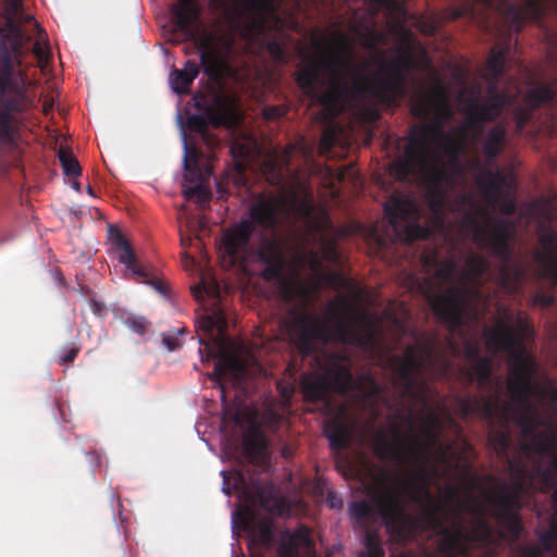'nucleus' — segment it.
<instances>
[{
  "mask_svg": "<svg viewBox=\"0 0 557 557\" xmlns=\"http://www.w3.org/2000/svg\"><path fill=\"white\" fill-rule=\"evenodd\" d=\"M306 337H314V336H318V337H322V338H329L331 337L330 335H326V334H323L319 331H315V330H312V331H309L307 334H305Z\"/></svg>",
  "mask_w": 557,
  "mask_h": 557,
  "instance_id": "obj_33",
  "label": "nucleus"
},
{
  "mask_svg": "<svg viewBox=\"0 0 557 557\" xmlns=\"http://www.w3.org/2000/svg\"><path fill=\"white\" fill-rule=\"evenodd\" d=\"M463 95H460L458 99V107L460 110H463L468 113L469 116L473 119L480 120H488L496 116L499 111L500 102L493 103L488 107L480 109L475 102V100L471 99L470 103L463 104Z\"/></svg>",
  "mask_w": 557,
  "mask_h": 557,
  "instance_id": "obj_14",
  "label": "nucleus"
},
{
  "mask_svg": "<svg viewBox=\"0 0 557 557\" xmlns=\"http://www.w3.org/2000/svg\"><path fill=\"white\" fill-rule=\"evenodd\" d=\"M335 138V132L333 129H326L321 138L320 149L322 152L326 151L333 144Z\"/></svg>",
  "mask_w": 557,
  "mask_h": 557,
  "instance_id": "obj_28",
  "label": "nucleus"
},
{
  "mask_svg": "<svg viewBox=\"0 0 557 557\" xmlns=\"http://www.w3.org/2000/svg\"><path fill=\"white\" fill-rule=\"evenodd\" d=\"M183 146H184V151H185V154H184L185 174H184V176H185L186 181H191L189 175L195 172L196 160H195V157L193 154H190L188 151V145H187L185 134H183Z\"/></svg>",
  "mask_w": 557,
  "mask_h": 557,
  "instance_id": "obj_22",
  "label": "nucleus"
},
{
  "mask_svg": "<svg viewBox=\"0 0 557 557\" xmlns=\"http://www.w3.org/2000/svg\"><path fill=\"white\" fill-rule=\"evenodd\" d=\"M405 363L407 368H419L423 366L422 357L416 349H409L405 355Z\"/></svg>",
  "mask_w": 557,
  "mask_h": 557,
  "instance_id": "obj_25",
  "label": "nucleus"
},
{
  "mask_svg": "<svg viewBox=\"0 0 557 557\" xmlns=\"http://www.w3.org/2000/svg\"><path fill=\"white\" fill-rule=\"evenodd\" d=\"M144 330V321L140 320L138 327L136 329L137 332H141Z\"/></svg>",
  "mask_w": 557,
  "mask_h": 557,
  "instance_id": "obj_38",
  "label": "nucleus"
},
{
  "mask_svg": "<svg viewBox=\"0 0 557 557\" xmlns=\"http://www.w3.org/2000/svg\"><path fill=\"white\" fill-rule=\"evenodd\" d=\"M71 187L77 193L81 190L79 184L76 181L71 184Z\"/></svg>",
  "mask_w": 557,
  "mask_h": 557,
  "instance_id": "obj_37",
  "label": "nucleus"
},
{
  "mask_svg": "<svg viewBox=\"0 0 557 557\" xmlns=\"http://www.w3.org/2000/svg\"><path fill=\"white\" fill-rule=\"evenodd\" d=\"M468 128L457 129L448 137L425 136V143L418 153L410 146L406 150V160L397 163L398 175L417 173L424 185L432 211L426 228L417 225L420 216L418 206L410 196L395 195L385 205V212L399 240H413L426 237L440 227L443 218L444 197L454 180L450 172L457 168L456 154L468 140Z\"/></svg>",
  "mask_w": 557,
  "mask_h": 557,
  "instance_id": "obj_1",
  "label": "nucleus"
},
{
  "mask_svg": "<svg viewBox=\"0 0 557 557\" xmlns=\"http://www.w3.org/2000/svg\"><path fill=\"white\" fill-rule=\"evenodd\" d=\"M529 336L527 325L513 313L504 310L493 329L485 332L486 344L491 349L507 350L510 356L511 375L509 389L528 395L531 391L533 360L528 351L519 344L520 339Z\"/></svg>",
  "mask_w": 557,
  "mask_h": 557,
  "instance_id": "obj_4",
  "label": "nucleus"
},
{
  "mask_svg": "<svg viewBox=\"0 0 557 557\" xmlns=\"http://www.w3.org/2000/svg\"><path fill=\"white\" fill-rule=\"evenodd\" d=\"M309 264H310V268L312 270H317L318 268V261H317V257L315 256H310L309 260H308Z\"/></svg>",
  "mask_w": 557,
  "mask_h": 557,
  "instance_id": "obj_34",
  "label": "nucleus"
},
{
  "mask_svg": "<svg viewBox=\"0 0 557 557\" xmlns=\"http://www.w3.org/2000/svg\"><path fill=\"white\" fill-rule=\"evenodd\" d=\"M543 247L545 249V252L539 255V259L543 268L545 269V273L552 276L557 283V252L552 251V242L546 243V240H544Z\"/></svg>",
  "mask_w": 557,
  "mask_h": 557,
  "instance_id": "obj_16",
  "label": "nucleus"
},
{
  "mask_svg": "<svg viewBox=\"0 0 557 557\" xmlns=\"http://www.w3.org/2000/svg\"><path fill=\"white\" fill-rule=\"evenodd\" d=\"M198 75V66L196 63L187 62L183 70H176L171 72L169 82L171 88L175 92H186L191 82Z\"/></svg>",
  "mask_w": 557,
  "mask_h": 557,
  "instance_id": "obj_12",
  "label": "nucleus"
},
{
  "mask_svg": "<svg viewBox=\"0 0 557 557\" xmlns=\"http://www.w3.org/2000/svg\"><path fill=\"white\" fill-rule=\"evenodd\" d=\"M36 27L38 28L39 38L37 39L35 46H34V53L38 58L40 66L44 67V65L47 64L48 59H49V49L45 42L42 29L38 25H36Z\"/></svg>",
  "mask_w": 557,
  "mask_h": 557,
  "instance_id": "obj_19",
  "label": "nucleus"
},
{
  "mask_svg": "<svg viewBox=\"0 0 557 557\" xmlns=\"http://www.w3.org/2000/svg\"><path fill=\"white\" fill-rule=\"evenodd\" d=\"M554 498H555V500L557 502V490H556V491H555V493H554Z\"/></svg>",
  "mask_w": 557,
  "mask_h": 557,
  "instance_id": "obj_45",
  "label": "nucleus"
},
{
  "mask_svg": "<svg viewBox=\"0 0 557 557\" xmlns=\"http://www.w3.org/2000/svg\"><path fill=\"white\" fill-rule=\"evenodd\" d=\"M164 343H165L166 347H168L170 350H172V349L174 348V347H173V345L171 344V342H168L166 339H164Z\"/></svg>",
  "mask_w": 557,
  "mask_h": 557,
  "instance_id": "obj_40",
  "label": "nucleus"
},
{
  "mask_svg": "<svg viewBox=\"0 0 557 557\" xmlns=\"http://www.w3.org/2000/svg\"><path fill=\"white\" fill-rule=\"evenodd\" d=\"M366 509V504H356L351 507V511L355 516H361Z\"/></svg>",
  "mask_w": 557,
  "mask_h": 557,
  "instance_id": "obj_32",
  "label": "nucleus"
},
{
  "mask_svg": "<svg viewBox=\"0 0 557 557\" xmlns=\"http://www.w3.org/2000/svg\"><path fill=\"white\" fill-rule=\"evenodd\" d=\"M541 0H528V5L531 8V9H534V10H537L536 7L537 4L540 3Z\"/></svg>",
  "mask_w": 557,
  "mask_h": 557,
  "instance_id": "obj_36",
  "label": "nucleus"
},
{
  "mask_svg": "<svg viewBox=\"0 0 557 557\" xmlns=\"http://www.w3.org/2000/svg\"><path fill=\"white\" fill-rule=\"evenodd\" d=\"M504 62V54L503 52H497L491 57L487 63V69L491 74L497 75L502 71Z\"/></svg>",
  "mask_w": 557,
  "mask_h": 557,
  "instance_id": "obj_24",
  "label": "nucleus"
},
{
  "mask_svg": "<svg viewBox=\"0 0 557 557\" xmlns=\"http://www.w3.org/2000/svg\"><path fill=\"white\" fill-rule=\"evenodd\" d=\"M290 542L297 548H308L309 547V543H310L308 534L305 531H301L300 533L294 535L290 539Z\"/></svg>",
  "mask_w": 557,
  "mask_h": 557,
  "instance_id": "obj_27",
  "label": "nucleus"
},
{
  "mask_svg": "<svg viewBox=\"0 0 557 557\" xmlns=\"http://www.w3.org/2000/svg\"><path fill=\"white\" fill-rule=\"evenodd\" d=\"M331 310L333 318L338 322H341L344 317L350 315V307H347L344 300H336L334 304H332Z\"/></svg>",
  "mask_w": 557,
  "mask_h": 557,
  "instance_id": "obj_23",
  "label": "nucleus"
},
{
  "mask_svg": "<svg viewBox=\"0 0 557 557\" xmlns=\"http://www.w3.org/2000/svg\"><path fill=\"white\" fill-rule=\"evenodd\" d=\"M504 138V131L495 128L488 136L484 145V151L487 156H494L500 148Z\"/></svg>",
  "mask_w": 557,
  "mask_h": 557,
  "instance_id": "obj_18",
  "label": "nucleus"
},
{
  "mask_svg": "<svg viewBox=\"0 0 557 557\" xmlns=\"http://www.w3.org/2000/svg\"><path fill=\"white\" fill-rule=\"evenodd\" d=\"M220 8L224 15L223 21L199 39L202 61L214 66L222 65L235 32L244 37H252L263 29L261 16L271 5L263 0H230L222 1Z\"/></svg>",
  "mask_w": 557,
  "mask_h": 557,
  "instance_id": "obj_3",
  "label": "nucleus"
},
{
  "mask_svg": "<svg viewBox=\"0 0 557 557\" xmlns=\"http://www.w3.org/2000/svg\"><path fill=\"white\" fill-rule=\"evenodd\" d=\"M264 276L265 277H270V269H267L265 272H264Z\"/></svg>",
  "mask_w": 557,
  "mask_h": 557,
  "instance_id": "obj_43",
  "label": "nucleus"
},
{
  "mask_svg": "<svg viewBox=\"0 0 557 557\" xmlns=\"http://www.w3.org/2000/svg\"><path fill=\"white\" fill-rule=\"evenodd\" d=\"M290 392H292V388H286V389H284V395L288 396Z\"/></svg>",
  "mask_w": 557,
  "mask_h": 557,
  "instance_id": "obj_41",
  "label": "nucleus"
},
{
  "mask_svg": "<svg viewBox=\"0 0 557 557\" xmlns=\"http://www.w3.org/2000/svg\"><path fill=\"white\" fill-rule=\"evenodd\" d=\"M412 112L420 117H432L436 121L451 114L445 88L435 86L428 95H420L412 103Z\"/></svg>",
  "mask_w": 557,
  "mask_h": 557,
  "instance_id": "obj_6",
  "label": "nucleus"
},
{
  "mask_svg": "<svg viewBox=\"0 0 557 557\" xmlns=\"http://www.w3.org/2000/svg\"><path fill=\"white\" fill-rule=\"evenodd\" d=\"M249 233L250 224L242 222L224 234L220 245V253L227 265L235 263L249 238Z\"/></svg>",
  "mask_w": 557,
  "mask_h": 557,
  "instance_id": "obj_7",
  "label": "nucleus"
},
{
  "mask_svg": "<svg viewBox=\"0 0 557 557\" xmlns=\"http://www.w3.org/2000/svg\"><path fill=\"white\" fill-rule=\"evenodd\" d=\"M297 81L305 92L317 98L324 107L322 119H330L342 110V97L350 89H369L354 71L346 49L335 58L309 60L299 71Z\"/></svg>",
  "mask_w": 557,
  "mask_h": 557,
  "instance_id": "obj_2",
  "label": "nucleus"
},
{
  "mask_svg": "<svg viewBox=\"0 0 557 557\" xmlns=\"http://www.w3.org/2000/svg\"><path fill=\"white\" fill-rule=\"evenodd\" d=\"M174 14L181 27H185L197 16V9L193 0H180L174 7Z\"/></svg>",
  "mask_w": 557,
  "mask_h": 557,
  "instance_id": "obj_15",
  "label": "nucleus"
},
{
  "mask_svg": "<svg viewBox=\"0 0 557 557\" xmlns=\"http://www.w3.org/2000/svg\"><path fill=\"white\" fill-rule=\"evenodd\" d=\"M541 92L543 94L541 96V100H548L552 98V94L549 92V90L545 89V90H541Z\"/></svg>",
  "mask_w": 557,
  "mask_h": 557,
  "instance_id": "obj_35",
  "label": "nucleus"
},
{
  "mask_svg": "<svg viewBox=\"0 0 557 557\" xmlns=\"http://www.w3.org/2000/svg\"><path fill=\"white\" fill-rule=\"evenodd\" d=\"M111 253L133 275L144 276L145 271L136 263L135 255L127 240L117 232L110 228Z\"/></svg>",
  "mask_w": 557,
  "mask_h": 557,
  "instance_id": "obj_9",
  "label": "nucleus"
},
{
  "mask_svg": "<svg viewBox=\"0 0 557 557\" xmlns=\"http://www.w3.org/2000/svg\"><path fill=\"white\" fill-rule=\"evenodd\" d=\"M377 496V504L382 510L396 511L404 495L399 494L395 486H387L386 483L377 482L374 486Z\"/></svg>",
  "mask_w": 557,
  "mask_h": 557,
  "instance_id": "obj_13",
  "label": "nucleus"
},
{
  "mask_svg": "<svg viewBox=\"0 0 557 557\" xmlns=\"http://www.w3.org/2000/svg\"><path fill=\"white\" fill-rule=\"evenodd\" d=\"M554 397H555V393H554V392H552V393L549 394V398H550V399H553Z\"/></svg>",
  "mask_w": 557,
  "mask_h": 557,
  "instance_id": "obj_44",
  "label": "nucleus"
},
{
  "mask_svg": "<svg viewBox=\"0 0 557 557\" xmlns=\"http://www.w3.org/2000/svg\"><path fill=\"white\" fill-rule=\"evenodd\" d=\"M249 151V148H247L246 150L242 151V153H247Z\"/></svg>",
  "mask_w": 557,
  "mask_h": 557,
  "instance_id": "obj_46",
  "label": "nucleus"
},
{
  "mask_svg": "<svg viewBox=\"0 0 557 557\" xmlns=\"http://www.w3.org/2000/svg\"><path fill=\"white\" fill-rule=\"evenodd\" d=\"M325 433L327 434V436L330 437V440L332 442H335V441H339L343 438L344 436V431L343 430H338V431H331L330 426H326L325 429Z\"/></svg>",
  "mask_w": 557,
  "mask_h": 557,
  "instance_id": "obj_30",
  "label": "nucleus"
},
{
  "mask_svg": "<svg viewBox=\"0 0 557 557\" xmlns=\"http://www.w3.org/2000/svg\"><path fill=\"white\" fill-rule=\"evenodd\" d=\"M310 201L305 187H300L288 195L258 202L252 209V218L260 223L271 225L290 211L308 214Z\"/></svg>",
  "mask_w": 557,
  "mask_h": 557,
  "instance_id": "obj_5",
  "label": "nucleus"
},
{
  "mask_svg": "<svg viewBox=\"0 0 557 557\" xmlns=\"http://www.w3.org/2000/svg\"><path fill=\"white\" fill-rule=\"evenodd\" d=\"M288 332V336H289V339L293 341V342H297L300 344V342L302 341L301 339V336H299L298 338V326H292L287 330Z\"/></svg>",
  "mask_w": 557,
  "mask_h": 557,
  "instance_id": "obj_31",
  "label": "nucleus"
},
{
  "mask_svg": "<svg viewBox=\"0 0 557 557\" xmlns=\"http://www.w3.org/2000/svg\"><path fill=\"white\" fill-rule=\"evenodd\" d=\"M205 290L207 294H214L215 290L212 286H209L205 283L197 284L196 286L191 287V292L195 295L196 298L200 297V293Z\"/></svg>",
  "mask_w": 557,
  "mask_h": 557,
  "instance_id": "obj_29",
  "label": "nucleus"
},
{
  "mask_svg": "<svg viewBox=\"0 0 557 557\" xmlns=\"http://www.w3.org/2000/svg\"><path fill=\"white\" fill-rule=\"evenodd\" d=\"M209 117L214 125H234L239 119L236 103L230 98L219 99Z\"/></svg>",
  "mask_w": 557,
  "mask_h": 557,
  "instance_id": "obj_11",
  "label": "nucleus"
},
{
  "mask_svg": "<svg viewBox=\"0 0 557 557\" xmlns=\"http://www.w3.org/2000/svg\"><path fill=\"white\" fill-rule=\"evenodd\" d=\"M425 293L428 294L430 304L438 315L455 322L461 321L462 312L467 307L463 295L450 290L442 295H432L429 292Z\"/></svg>",
  "mask_w": 557,
  "mask_h": 557,
  "instance_id": "obj_8",
  "label": "nucleus"
},
{
  "mask_svg": "<svg viewBox=\"0 0 557 557\" xmlns=\"http://www.w3.org/2000/svg\"><path fill=\"white\" fill-rule=\"evenodd\" d=\"M259 258L263 263L268 264L269 268L272 267L273 270H276L282 263V253L277 246L271 247L270 252L262 250L259 253Z\"/></svg>",
  "mask_w": 557,
  "mask_h": 557,
  "instance_id": "obj_21",
  "label": "nucleus"
},
{
  "mask_svg": "<svg viewBox=\"0 0 557 557\" xmlns=\"http://www.w3.org/2000/svg\"><path fill=\"white\" fill-rule=\"evenodd\" d=\"M466 224L473 238L482 245L494 247L502 239V236L486 221L483 214L478 215L475 221L467 219Z\"/></svg>",
  "mask_w": 557,
  "mask_h": 557,
  "instance_id": "obj_10",
  "label": "nucleus"
},
{
  "mask_svg": "<svg viewBox=\"0 0 557 557\" xmlns=\"http://www.w3.org/2000/svg\"><path fill=\"white\" fill-rule=\"evenodd\" d=\"M311 383H312V380L310 377H306L302 382V388H304L306 396H308L310 398L320 397L323 393L322 388L320 386L312 387Z\"/></svg>",
  "mask_w": 557,
  "mask_h": 557,
  "instance_id": "obj_26",
  "label": "nucleus"
},
{
  "mask_svg": "<svg viewBox=\"0 0 557 557\" xmlns=\"http://www.w3.org/2000/svg\"><path fill=\"white\" fill-rule=\"evenodd\" d=\"M59 159L65 175H81V166L76 158L69 151L60 150Z\"/></svg>",
  "mask_w": 557,
  "mask_h": 557,
  "instance_id": "obj_17",
  "label": "nucleus"
},
{
  "mask_svg": "<svg viewBox=\"0 0 557 557\" xmlns=\"http://www.w3.org/2000/svg\"><path fill=\"white\" fill-rule=\"evenodd\" d=\"M548 447H549L548 444H544V445L541 446V449L546 450V449H548Z\"/></svg>",
  "mask_w": 557,
  "mask_h": 557,
  "instance_id": "obj_42",
  "label": "nucleus"
},
{
  "mask_svg": "<svg viewBox=\"0 0 557 557\" xmlns=\"http://www.w3.org/2000/svg\"><path fill=\"white\" fill-rule=\"evenodd\" d=\"M184 195L187 199H196L198 202L202 203L209 199L210 191L205 185L197 184L193 187H185Z\"/></svg>",
  "mask_w": 557,
  "mask_h": 557,
  "instance_id": "obj_20",
  "label": "nucleus"
},
{
  "mask_svg": "<svg viewBox=\"0 0 557 557\" xmlns=\"http://www.w3.org/2000/svg\"><path fill=\"white\" fill-rule=\"evenodd\" d=\"M87 194H88L90 197H95V194H94V191H92V189H91V187H90V186H88V187H87Z\"/></svg>",
  "mask_w": 557,
  "mask_h": 557,
  "instance_id": "obj_39",
  "label": "nucleus"
}]
</instances>
